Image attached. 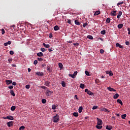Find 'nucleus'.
I'll return each instance as SVG.
<instances>
[{
	"label": "nucleus",
	"mask_w": 130,
	"mask_h": 130,
	"mask_svg": "<svg viewBox=\"0 0 130 130\" xmlns=\"http://www.w3.org/2000/svg\"><path fill=\"white\" fill-rule=\"evenodd\" d=\"M53 122H58L59 121V116L56 114L53 117Z\"/></svg>",
	"instance_id": "f257e3e1"
},
{
	"label": "nucleus",
	"mask_w": 130,
	"mask_h": 130,
	"mask_svg": "<svg viewBox=\"0 0 130 130\" xmlns=\"http://www.w3.org/2000/svg\"><path fill=\"white\" fill-rule=\"evenodd\" d=\"M85 92L86 93H87V94H88V95H90V96H92V95H93V94H94L93 93V92L89 90V89H85Z\"/></svg>",
	"instance_id": "f03ea898"
},
{
	"label": "nucleus",
	"mask_w": 130,
	"mask_h": 130,
	"mask_svg": "<svg viewBox=\"0 0 130 130\" xmlns=\"http://www.w3.org/2000/svg\"><path fill=\"white\" fill-rule=\"evenodd\" d=\"M97 120H98V123H97L98 125H101L102 124V123H103L102 120H101L98 118H97Z\"/></svg>",
	"instance_id": "7ed1b4c3"
},
{
	"label": "nucleus",
	"mask_w": 130,
	"mask_h": 130,
	"mask_svg": "<svg viewBox=\"0 0 130 130\" xmlns=\"http://www.w3.org/2000/svg\"><path fill=\"white\" fill-rule=\"evenodd\" d=\"M111 16H116L117 15V13L116 12V11L113 10L110 13Z\"/></svg>",
	"instance_id": "20e7f679"
},
{
	"label": "nucleus",
	"mask_w": 130,
	"mask_h": 130,
	"mask_svg": "<svg viewBox=\"0 0 130 130\" xmlns=\"http://www.w3.org/2000/svg\"><path fill=\"white\" fill-rule=\"evenodd\" d=\"M7 125L9 127H10V126H13L14 125V123L13 121H9L7 122Z\"/></svg>",
	"instance_id": "39448f33"
},
{
	"label": "nucleus",
	"mask_w": 130,
	"mask_h": 130,
	"mask_svg": "<svg viewBox=\"0 0 130 130\" xmlns=\"http://www.w3.org/2000/svg\"><path fill=\"white\" fill-rule=\"evenodd\" d=\"M106 73L107 75H109V76H113V73H112V71H106Z\"/></svg>",
	"instance_id": "423d86ee"
},
{
	"label": "nucleus",
	"mask_w": 130,
	"mask_h": 130,
	"mask_svg": "<svg viewBox=\"0 0 130 130\" xmlns=\"http://www.w3.org/2000/svg\"><path fill=\"white\" fill-rule=\"evenodd\" d=\"M36 75L37 76H40L41 77H42V76H44V74L43 73V72H38L36 73Z\"/></svg>",
	"instance_id": "0eeeda50"
},
{
	"label": "nucleus",
	"mask_w": 130,
	"mask_h": 130,
	"mask_svg": "<svg viewBox=\"0 0 130 130\" xmlns=\"http://www.w3.org/2000/svg\"><path fill=\"white\" fill-rule=\"evenodd\" d=\"M53 93V92L51 91L50 90H48L46 92V96H50Z\"/></svg>",
	"instance_id": "6e6552de"
},
{
	"label": "nucleus",
	"mask_w": 130,
	"mask_h": 130,
	"mask_svg": "<svg viewBox=\"0 0 130 130\" xmlns=\"http://www.w3.org/2000/svg\"><path fill=\"white\" fill-rule=\"evenodd\" d=\"M44 85H45V86L48 87V86H49V85H50V81H45L44 82Z\"/></svg>",
	"instance_id": "1a4fd4ad"
},
{
	"label": "nucleus",
	"mask_w": 130,
	"mask_h": 130,
	"mask_svg": "<svg viewBox=\"0 0 130 130\" xmlns=\"http://www.w3.org/2000/svg\"><path fill=\"white\" fill-rule=\"evenodd\" d=\"M6 83L7 85H10V84H12L13 83V80H6Z\"/></svg>",
	"instance_id": "9d476101"
},
{
	"label": "nucleus",
	"mask_w": 130,
	"mask_h": 130,
	"mask_svg": "<svg viewBox=\"0 0 130 130\" xmlns=\"http://www.w3.org/2000/svg\"><path fill=\"white\" fill-rule=\"evenodd\" d=\"M10 44H12V42L11 41H8V42H7L6 43H5L4 44V45L5 46H8V45H10Z\"/></svg>",
	"instance_id": "9b49d317"
},
{
	"label": "nucleus",
	"mask_w": 130,
	"mask_h": 130,
	"mask_svg": "<svg viewBox=\"0 0 130 130\" xmlns=\"http://www.w3.org/2000/svg\"><path fill=\"white\" fill-rule=\"evenodd\" d=\"M121 15H122V12L119 11L118 14L117 15V19H120V17H121Z\"/></svg>",
	"instance_id": "f8f14e48"
},
{
	"label": "nucleus",
	"mask_w": 130,
	"mask_h": 130,
	"mask_svg": "<svg viewBox=\"0 0 130 130\" xmlns=\"http://www.w3.org/2000/svg\"><path fill=\"white\" fill-rule=\"evenodd\" d=\"M107 89L109 91H113V92H115L116 91V90L114 89L113 88H111L110 86L107 87Z\"/></svg>",
	"instance_id": "ddd939ff"
},
{
	"label": "nucleus",
	"mask_w": 130,
	"mask_h": 130,
	"mask_svg": "<svg viewBox=\"0 0 130 130\" xmlns=\"http://www.w3.org/2000/svg\"><path fill=\"white\" fill-rule=\"evenodd\" d=\"M43 46H44V47H45L46 48H49V47H50V45L49 44H46L45 43H43Z\"/></svg>",
	"instance_id": "4468645a"
},
{
	"label": "nucleus",
	"mask_w": 130,
	"mask_h": 130,
	"mask_svg": "<svg viewBox=\"0 0 130 130\" xmlns=\"http://www.w3.org/2000/svg\"><path fill=\"white\" fill-rule=\"evenodd\" d=\"M112 128H113V127H112V126H111V125H107V126L106 127V129H108V130L112 129Z\"/></svg>",
	"instance_id": "2eb2a0df"
},
{
	"label": "nucleus",
	"mask_w": 130,
	"mask_h": 130,
	"mask_svg": "<svg viewBox=\"0 0 130 130\" xmlns=\"http://www.w3.org/2000/svg\"><path fill=\"white\" fill-rule=\"evenodd\" d=\"M118 97H119V94H118V93H116L113 95L114 99H117Z\"/></svg>",
	"instance_id": "dca6fc26"
},
{
	"label": "nucleus",
	"mask_w": 130,
	"mask_h": 130,
	"mask_svg": "<svg viewBox=\"0 0 130 130\" xmlns=\"http://www.w3.org/2000/svg\"><path fill=\"white\" fill-rule=\"evenodd\" d=\"M116 47H119V48H123V47L118 43L116 44Z\"/></svg>",
	"instance_id": "f3484780"
},
{
	"label": "nucleus",
	"mask_w": 130,
	"mask_h": 130,
	"mask_svg": "<svg viewBox=\"0 0 130 130\" xmlns=\"http://www.w3.org/2000/svg\"><path fill=\"white\" fill-rule=\"evenodd\" d=\"M54 30L55 31H58V30H59V27H58L57 25H55L54 27Z\"/></svg>",
	"instance_id": "a211bd4d"
},
{
	"label": "nucleus",
	"mask_w": 130,
	"mask_h": 130,
	"mask_svg": "<svg viewBox=\"0 0 130 130\" xmlns=\"http://www.w3.org/2000/svg\"><path fill=\"white\" fill-rule=\"evenodd\" d=\"M8 119H10V120H14V117L12 116H7Z\"/></svg>",
	"instance_id": "6ab92c4d"
},
{
	"label": "nucleus",
	"mask_w": 130,
	"mask_h": 130,
	"mask_svg": "<svg viewBox=\"0 0 130 130\" xmlns=\"http://www.w3.org/2000/svg\"><path fill=\"white\" fill-rule=\"evenodd\" d=\"M37 55L38 56L40 57L43 56V53H42V52H40L39 53H38Z\"/></svg>",
	"instance_id": "aec40b11"
},
{
	"label": "nucleus",
	"mask_w": 130,
	"mask_h": 130,
	"mask_svg": "<svg viewBox=\"0 0 130 130\" xmlns=\"http://www.w3.org/2000/svg\"><path fill=\"white\" fill-rule=\"evenodd\" d=\"M82 111H83V107L81 106L79 108L78 112H79V113H81Z\"/></svg>",
	"instance_id": "412c9836"
},
{
	"label": "nucleus",
	"mask_w": 130,
	"mask_h": 130,
	"mask_svg": "<svg viewBox=\"0 0 130 130\" xmlns=\"http://www.w3.org/2000/svg\"><path fill=\"white\" fill-rule=\"evenodd\" d=\"M98 15H100V11H96L94 14V16H97Z\"/></svg>",
	"instance_id": "4be33fe9"
},
{
	"label": "nucleus",
	"mask_w": 130,
	"mask_h": 130,
	"mask_svg": "<svg viewBox=\"0 0 130 130\" xmlns=\"http://www.w3.org/2000/svg\"><path fill=\"white\" fill-rule=\"evenodd\" d=\"M117 102L118 103H119V104H120V105H123V104L122 103V101H121V100H119V99L117 100Z\"/></svg>",
	"instance_id": "5701e85b"
},
{
	"label": "nucleus",
	"mask_w": 130,
	"mask_h": 130,
	"mask_svg": "<svg viewBox=\"0 0 130 130\" xmlns=\"http://www.w3.org/2000/svg\"><path fill=\"white\" fill-rule=\"evenodd\" d=\"M47 71H48L49 72H52V70H51V68L49 66L47 65Z\"/></svg>",
	"instance_id": "b1692460"
},
{
	"label": "nucleus",
	"mask_w": 130,
	"mask_h": 130,
	"mask_svg": "<svg viewBox=\"0 0 130 130\" xmlns=\"http://www.w3.org/2000/svg\"><path fill=\"white\" fill-rule=\"evenodd\" d=\"M10 94L12 95V96H16V94H15V92H14L13 90H10Z\"/></svg>",
	"instance_id": "393cba45"
},
{
	"label": "nucleus",
	"mask_w": 130,
	"mask_h": 130,
	"mask_svg": "<svg viewBox=\"0 0 130 130\" xmlns=\"http://www.w3.org/2000/svg\"><path fill=\"white\" fill-rule=\"evenodd\" d=\"M95 127L96 128H98V129H101V128H102V127H103V126H100L99 125H97L95 126Z\"/></svg>",
	"instance_id": "a878e982"
},
{
	"label": "nucleus",
	"mask_w": 130,
	"mask_h": 130,
	"mask_svg": "<svg viewBox=\"0 0 130 130\" xmlns=\"http://www.w3.org/2000/svg\"><path fill=\"white\" fill-rule=\"evenodd\" d=\"M102 111H105V112H109V111L105 108H104L102 109Z\"/></svg>",
	"instance_id": "bb28decb"
},
{
	"label": "nucleus",
	"mask_w": 130,
	"mask_h": 130,
	"mask_svg": "<svg viewBox=\"0 0 130 130\" xmlns=\"http://www.w3.org/2000/svg\"><path fill=\"white\" fill-rule=\"evenodd\" d=\"M75 24L76 25H81V23H80V22H79V21L77 20H75Z\"/></svg>",
	"instance_id": "cd10ccee"
},
{
	"label": "nucleus",
	"mask_w": 130,
	"mask_h": 130,
	"mask_svg": "<svg viewBox=\"0 0 130 130\" xmlns=\"http://www.w3.org/2000/svg\"><path fill=\"white\" fill-rule=\"evenodd\" d=\"M15 109H16V106H12L11 108V111H15Z\"/></svg>",
	"instance_id": "c85d7f7f"
},
{
	"label": "nucleus",
	"mask_w": 130,
	"mask_h": 130,
	"mask_svg": "<svg viewBox=\"0 0 130 130\" xmlns=\"http://www.w3.org/2000/svg\"><path fill=\"white\" fill-rule=\"evenodd\" d=\"M121 118H122V119H125V117H126V114H124L121 115Z\"/></svg>",
	"instance_id": "c756f323"
},
{
	"label": "nucleus",
	"mask_w": 130,
	"mask_h": 130,
	"mask_svg": "<svg viewBox=\"0 0 130 130\" xmlns=\"http://www.w3.org/2000/svg\"><path fill=\"white\" fill-rule=\"evenodd\" d=\"M74 116H75V117H78L79 116V114L78 112H74L73 113Z\"/></svg>",
	"instance_id": "7c9ffc66"
},
{
	"label": "nucleus",
	"mask_w": 130,
	"mask_h": 130,
	"mask_svg": "<svg viewBox=\"0 0 130 130\" xmlns=\"http://www.w3.org/2000/svg\"><path fill=\"white\" fill-rule=\"evenodd\" d=\"M122 27H123V24H119L118 25V28H119V29H121V28H122Z\"/></svg>",
	"instance_id": "2f4dec72"
},
{
	"label": "nucleus",
	"mask_w": 130,
	"mask_h": 130,
	"mask_svg": "<svg viewBox=\"0 0 130 130\" xmlns=\"http://www.w3.org/2000/svg\"><path fill=\"white\" fill-rule=\"evenodd\" d=\"M80 87L81 89H84V88H85V84H83V83L80 84Z\"/></svg>",
	"instance_id": "473e14b6"
},
{
	"label": "nucleus",
	"mask_w": 130,
	"mask_h": 130,
	"mask_svg": "<svg viewBox=\"0 0 130 130\" xmlns=\"http://www.w3.org/2000/svg\"><path fill=\"white\" fill-rule=\"evenodd\" d=\"M61 84L62 85V87H63L64 88L66 87V82L64 81H62Z\"/></svg>",
	"instance_id": "72a5a7b5"
},
{
	"label": "nucleus",
	"mask_w": 130,
	"mask_h": 130,
	"mask_svg": "<svg viewBox=\"0 0 130 130\" xmlns=\"http://www.w3.org/2000/svg\"><path fill=\"white\" fill-rule=\"evenodd\" d=\"M105 33H106V30H105V29H104L101 31V34L103 35H105Z\"/></svg>",
	"instance_id": "f704fd0d"
},
{
	"label": "nucleus",
	"mask_w": 130,
	"mask_h": 130,
	"mask_svg": "<svg viewBox=\"0 0 130 130\" xmlns=\"http://www.w3.org/2000/svg\"><path fill=\"white\" fill-rule=\"evenodd\" d=\"M69 77H71L73 79H76V76L74 74H69Z\"/></svg>",
	"instance_id": "c9c22d12"
},
{
	"label": "nucleus",
	"mask_w": 130,
	"mask_h": 130,
	"mask_svg": "<svg viewBox=\"0 0 130 130\" xmlns=\"http://www.w3.org/2000/svg\"><path fill=\"white\" fill-rule=\"evenodd\" d=\"M87 38H88V39H90V40H93V37L91 35H88Z\"/></svg>",
	"instance_id": "e433bc0d"
},
{
	"label": "nucleus",
	"mask_w": 130,
	"mask_h": 130,
	"mask_svg": "<svg viewBox=\"0 0 130 130\" xmlns=\"http://www.w3.org/2000/svg\"><path fill=\"white\" fill-rule=\"evenodd\" d=\"M85 75L86 76H88V77H90V76H91V75H90V73H89V72L85 71Z\"/></svg>",
	"instance_id": "4c0bfd02"
},
{
	"label": "nucleus",
	"mask_w": 130,
	"mask_h": 130,
	"mask_svg": "<svg viewBox=\"0 0 130 130\" xmlns=\"http://www.w3.org/2000/svg\"><path fill=\"white\" fill-rule=\"evenodd\" d=\"M56 107H57V106L55 105H52V109H53V110L56 109Z\"/></svg>",
	"instance_id": "58836bf2"
},
{
	"label": "nucleus",
	"mask_w": 130,
	"mask_h": 130,
	"mask_svg": "<svg viewBox=\"0 0 130 130\" xmlns=\"http://www.w3.org/2000/svg\"><path fill=\"white\" fill-rule=\"evenodd\" d=\"M42 103H43V104H45V103H46V100L43 99L42 100Z\"/></svg>",
	"instance_id": "ea45409f"
},
{
	"label": "nucleus",
	"mask_w": 130,
	"mask_h": 130,
	"mask_svg": "<svg viewBox=\"0 0 130 130\" xmlns=\"http://www.w3.org/2000/svg\"><path fill=\"white\" fill-rule=\"evenodd\" d=\"M58 66H59V68L60 69H62V67H63V66L62 65V63H59Z\"/></svg>",
	"instance_id": "a19ab883"
},
{
	"label": "nucleus",
	"mask_w": 130,
	"mask_h": 130,
	"mask_svg": "<svg viewBox=\"0 0 130 130\" xmlns=\"http://www.w3.org/2000/svg\"><path fill=\"white\" fill-rule=\"evenodd\" d=\"M41 51H42V52H45V51H46V49L44 48H41Z\"/></svg>",
	"instance_id": "79ce46f5"
},
{
	"label": "nucleus",
	"mask_w": 130,
	"mask_h": 130,
	"mask_svg": "<svg viewBox=\"0 0 130 130\" xmlns=\"http://www.w3.org/2000/svg\"><path fill=\"white\" fill-rule=\"evenodd\" d=\"M25 129V126H21L19 128V130H24Z\"/></svg>",
	"instance_id": "37998d69"
},
{
	"label": "nucleus",
	"mask_w": 130,
	"mask_h": 130,
	"mask_svg": "<svg viewBox=\"0 0 130 130\" xmlns=\"http://www.w3.org/2000/svg\"><path fill=\"white\" fill-rule=\"evenodd\" d=\"M54 49L52 47H51L50 48L48 49V51L49 52H51V51H53Z\"/></svg>",
	"instance_id": "c03bdc74"
},
{
	"label": "nucleus",
	"mask_w": 130,
	"mask_h": 130,
	"mask_svg": "<svg viewBox=\"0 0 130 130\" xmlns=\"http://www.w3.org/2000/svg\"><path fill=\"white\" fill-rule=\"evenodd\" d=\"M6 33V31H5V29L4 28L2 29V35H4Z\"/></svg>",
	"instance_id": "a18cd8bd"
},
{
	"label": "nucleus",
	"mask_w": 130,
	"mask_h": 130,
	"mask_svg": "<svg viewBox=\"0 0 130 130\" xmlns=\"http://www.w3.org/2000/svg\"><path fill=\"white\" fill-rule=\"evenodd\" d=\"M106 22L107 23H110V18H108L107 19H106Z\"/></svg>",
	"instance_id": "49530a36"
},
{
	"label": "nucleus",
	"mask_w": 130,
	"mask_h": 130,
	"mask_svg": "<svg viewBox=\"0 0 130 130\" xmlns=\"http://www.w3.org/2000/svg\"><path fill=\"white\" fill-rule=\"evenodd\" d=\"M41 66H42V68H44L45 67H46L47 64L45 62H44Z\"/></svg>",
	"instance_id": "de8ad7c7"
},
{
	"label": "nucleus",
	"mask_w": 130,
	"mask_h": 130,
	"mask_svg": "<svg viewBox=\"0 0 130 130\" xmlns=\"http://www.w3.org/2000/svg\"><path fill=\"white\" fill-rule=\"evenodd\" d=\"M40 88H41L42 89H44L45 90H46V89H47V87L45 86H41Z\"/></svg>",
	"instance_id": "09e8293b"
},
{
	"label": "nucleus",
	"mask_w": 130,
	"mask_h": 130,
	"mask_svg": "<svg viewBox=\"0 0 130 130\" xmlns=\"http://www.w3.org/2000/svg\"><path fill=\"white\" fill-rule=\"evenodd\" d=\"M38 60H39V61H43V58L38 57Z\"/></svg>",
	"instance_id": "8fccbe9b"
},
{
	"label": "nucleus",
	"mask_w": 130,
	"mask_h": 130,
	"mask_svg": "<svg viewBox=\"0 0 130 130\" xmlns=\"http://www.w3.org/2000/svg\"><path fill=\"white\" fill-rule=\"evenodd\" d=\"M87 25H88V23L85 22V23H83V27H86V26H87Z\"/></svg>",
	"instance_id": "3c124183"
},
{
	"label": "nucleus",
	"mask_w": 130,
	"mask_h": 130,
	"mask_svg": "<svg viewBox=\"0 0 130 130\" xmlns=\"http://www.w3.org/2000/svg\"><path fill=\"white\" fill-rule=\"evenodd\" d=\"M74 77H76L77 76V75H78V72L77 71H75L74 74H73Z\"/></svg>",
	"instance_id": "603ef678"
},
{
	"label": "nucleus",
	"mask_w": 130,
	"mask_h": 130,
	"mask_svg": "<svg viewBox=\"0 0 130 130\" xmlns=\"http://www.w3.org/2000/svg\"><path fill=\"white\" fill-rule=\"evenodd\" d=\"M97 108H98V106H94L92 107L93 110H95V109H97Z\"/></svg>",
	"instance_id": "864d4df0"
},
{
	"label": "nucleus",
	"mask_w": 130,
	"mask_h": 130,
	"mask_svg": "<svg viewBox=\"0 0 130 130\" xmlns=\"http://www.w3.org/2000/svg\"><path fill=\"white\" fill-rule=\"evenodd\" d=\"M37 63H38V61L37 60H35L34 64H37Z\"/></svg>",
	"instance_id": "5fc2aeb1"
},
{
	"label": "nucleus",
	"mask_w": 130,
	"mask_h": 130,
	"mask_svg": "<svg viewBox=\"0 0 130 130\" xmlns=\"http://www.w3.org/2000/svg\"><path fill=\"white\" fill-rule=\"evenodd\" d=\"M100 53L103 54L104 53V50L103 49H101L100 51Z\"/></svg>",
	"instance_id": "6e6d98bb"
},
{
	"label": "nucleus",
	"mask_w": 130,
	"mask_h": 130,
	"mask_svg": "<svg viewBox=\"0 0 130 130\" xmlns=\"http://www.w3.org/2000/svg\"><path fill=\"white\" fill-rule=\"evenodd\" d=\"M25 88H26V89H29V88H30V85H26L25 86Z\"/></svg>",
	"instance_id": "4d7b16f0"
},
{
	"label": "nucleus",
	"mask_w": 130,
	"mask_h": 130,
	"mask_svg": "<svg viewBox=\"0 0 130 130\" xmlns=\"http://www.w3.org/2000/svg\"><path fill=\"white\" fill-rule=\"evenodd\" d=\"M67 23H68V24H72V21L70 19H69Z\"/></svg>",
	"instance_id": "13d9d810"
},
{
	"label": "nucleus",
	"mask_w": 130,
	"mask_h": 130,
	"mask_svg": "<svg viewBox=\"0 0 130 130\" xmlns=\"http://www.w3.org/2000/svg\"><path fill=\"white\" fill-rule=\"evenodd\" d=\"M10 54H11V55H13L14 54V51H10Z\"/></svg>",
	"instance_id": "bf43d9fd"
},
{
	"label": "nucleus",
	"mask_w": 130,
	"mask_h": 130,
	"mask_svg": "<svg viewBox=\"0 0 130 130\" xmlns=\"http://www.w3.org/2000/svg\"><path fill=\"white\" fill-rule=\"evenodd\" d=\"M122 4H123V2H120L118 3V4H117V6H119L120 5H122Z\"/></svg>",
	"instance_id": "052dcab7"
},
{
	"label": "nucleus",
	"mask_w": 130,
	"mask_h": 130,
	"mask_svg": "<svg viewBox=\"0 0 130 130\" xmlns=\"http://www.w3.org/2000/svg\"><path fill=\"white\" fill-rule=\"evenodd\" d=\"M127 31H128V35H130V28H129V27H128L127 28Z\"/></svg>",
	"instance_id": "680f3d73"
},
{
	"label": "nucleus",
	"mask_w": 130,
	"mask_h": 130,
	"mask_svg": "<svg viewBox=\"0 0 130 130\" xmlns=\"http://www.w3.org/2000/svg\"><path fill=\"white\" fill-rule=\"evenodd\" d=\"M125 43L126 45H129V42L128 41H126Z\"/></svg>",
	"instance_id": "e2e57ef3"
},
{
	"label": "nucleus",
	"mask_w": 130,
	"mask_h": 130,
	"mask_svg": "<svg viewBox=\"0 0 130 130\" xmlns=\"http://www.w3.org/2000/svg\"><path fill=\"white\" fill-rule=\"evenodd\" d=\"M12 85L13 86H16L17 85V83H16V82H12Z\"/></svg>",
	"instance_id": "0e129e2a"
},
{
	"label": "nucleus",
	"mask_w": 130,
	"mask_h": 130,
	"mask_svg": "<svg viewBox=\"0 0 130 130\" xmlns=\"http://www.w3.org/2000/svg\"><path fill=\"white\" fill-rule=\"evenodd\" d=\"M73 45H74V46H78L79 43H74Z\"/></svg>",
	"instance_id": "69168bd1"
},
{
	"label": "nucleus",
	"mask_w": 130,
	"mask_h": 130,
	"mask_svg": "<svg viewBox=\"0 0 130 130\" xmlns=\"http://www.w3.org/2000/svg\"><path fill=\"white\" fill-rule=\"evenodd\" d=\"M9 89H13L14 88V86L13 85H11L8 87Z\"/></svg>",
	"instance_id": "338daca9"
},
{
	"label": "nucleus",
	"mask_w": 130,
	"mask_h": 130,
	"mask_svg": "<svg viewBox=\"0 0 130 130\" xmlns=\"http://www.w3.org/2000/svg\"><path fill=\"white\" fill-rule=\"evenodd\" d=\"M8 61H9V63H11L12 62V59H11V58L9 59Z\"/></svg>",
	"instance_id": "774afa93"
}]
</instances>
